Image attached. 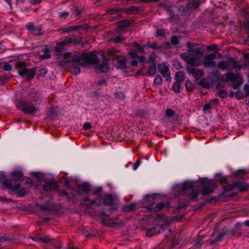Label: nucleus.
<instances>
[{
    "label": "nucleus",
    "instance_id": "1",
    "mask_svg": "<svg viewBox=\"0 0 249 249\" xmlns=\"http://www.w3.org/2000/svg\"><path fill=\"white\" fill-rule=\"evenodd\" d=\"M215 187L214 180L203 178L197 181H186L182 184H177L173 189L179 195L186 196L187 201H191L196 200L200 195L211 193Z\"/></svg>",
    "mask_w": 249,
    "mask_h": 249
},
{
    "label": "nucleus",
    "instance_id": "2",
    "mask_svg": "<svg viewBox=\"0 0 249 249\" xmlns=\"http://www.w3.org/2000/svg\"><path fill=\"white\" fill-rule=\"evenodd\" d=\"M97 61L96 55L92 53H84L80 56H72L71 53H66L63 55V60L58 63L59 66L70 69L72 74L77 75L80 73L79 66L83 67L95 64Z\"/></svg>",
    "mask_w": 249,
    "mask_h": 249
},
{
    "label": "nucleus",
    "instance_id": "3",
    "mask_svg": "<svg viewBox=\"0 0 249 249\" xmlns=\"http://www.w3.org/2000/svg\"><path fill=\"white\" fill-rule=\"evenodd\" d=\"M22 177V174L20 171H15L12 174V178L7 180L5 176L0 175V182L4 186L11 191L17 192L19 196H22L27 192L26 190L18 184H13V182L20 180Z\"/></svg>",
    "mask_w": 249,
    "mask_h": 249
},
{
    "label": "nucleus",
    "instance_id": "4",
    "mask_svg": "<svg viewBox=\"0 0 249 249\" xmlns=\"http://www.w3.org/2000/svg\"><path fill=\"white\" fill-rule=\"evenodd\" d=\"M187 46L188 48V51L182 53L181 57L190 65V66H194L199 60L197 54L203 53L204 51L198 47L193 48L192 47L194 46V44L189 42L187 43Z\"/></svg>",
    "mask_w": 249,
    "mask_h": 249
},
{
    "label": "nucleus",
    "instance_id": "5",
    "mask_svg": "<svg viewBox=\"0 0 249 249\" xmlns=\"http://www.w3.org/2000/svg\"><path fill=\"white\" fill-rule=\"evenodd\" d=\"M101 192L102 189L101 188H98L93 194L94 196L97 197L96 200L90 199L89 196H88L82 199V203L90 208H92V207L94 206L97 207L100 206L103 198V195L101 194Z\"/></svg>",
    "mask_w": 249,
    "mask_h": 249
},
{
    "label": "nucleus",
    "instance_id": "6",
    "mask_svg": "<svg viewBox=\"0 0 249 249\" xmlns=\"http://www.w3.org/2000/svg\"><path fill=\"white\" fill-rule=\"evenodd\" d=\"M247 66L246 64L241 65L239 62L235 61L234 59H230L226 61H221L217 64L218 68L222 70H227L230 67L234 68L236 70H239L241 68Z\"/></svg>",
    "mask_w": 249,
    "mask_h": 249
},
{
    "label": "nucleus",
    "instance_id": "7",
    "mask_svg": "<svg viewBox=\"0 0 249 249\" xmlns=\"http://www.w3.org/2000/svg\"><path fill=\"white\" fill-rule=\"evenodd\" d=\"M18 72L19 74L28 79L33 78L35 75V70L34 69H29L25 67L26 63L24 62H19L17 63Z\"/></svg>",
    "mask_w": 249,
    "mask_h": 249
},
{
    "label": "nucleus",
    "instance_id": "8",
    "mask_svg": "<svg viewBox=\"0 0 249 249\" xmlns=\"http://www.w3.org/2000/svg\"><path fill=\"white\" fill-rule=\"evenodd\" d=\"M222 81H231L234 82L233 88L234 89H236L242 83V78L239 74H235L231 72H228L226 74L225 78H221L220 79Z\"/></svg>",
    "mask_w": 249,
    "mask_h": 249
},
{
    "label": "nucleus",
    "instance_id": "9",
    "mask_svg": "<svg viewBox=\"0 0 249 249\" xmlns=\"http://www.w3.org/2000/svg\"><path fill=\"white\" fill-rule=\"evenodd\" d=\"M17 107L26 114H34L39 110L37 107L31 105V103L27 102H19L17 105Z\"/></svg>",
    "mask_w": 249,
    "mask_h": 249
},
{
    "label": "nucleus",
    "instance_id": "10",
    "mask_svg": "<svg viewBox=\"0 0 249 249\" xmlns=\"http://www.w3.org/2000/svg\"><path fill=\"white\" fill-rule=\"evenodd\" d=\"M158 69L160 73L164 77L167 81H171L170 72L169 70V66L166 63L162 62L159 63L158 65Z\"/></svg>",
    "mask_w": 249,
    "mask_h": 249
},
{
    "label": "nucleus",
    "instance_id": "11",
    "mask_svg": "<svg viewBox=\"0 0 249 249\" xmlns=\"http://www.w3.org/2000/svg\"><path fill=\"white\" fill-rule=\"evenodd\" d=\"M168 225V223L164 222L162 224L148 230L146 233V236L147 237H151L156 233H160L163 231L164 228L167 227Z\"/></svg>",
    "mask_w": 249,
    "mask_h": 249
},
{
    "label": "nucleus",
    "instance_id": "12",
    "mask_svg": "<svg viewBox=\"0 0 249 249\" xmlns=\"http://www.w3.org/2000/svg\"><path fill=\"white\" fill-rule=\"evenodd\" d=\"M187 71L189 74L193 75V77L196 80L200 79L204 74V71L202 69L196 68L193 66H188Z\"/></svg>",
    "mask_w": 249,
    "mask_h": 249
},
{
    "label": "nucleus",
    "instance_id": "13",
    "mask_svg": "<svg viewBox=\"0 0 249 249\" xmlns=\"http://www.w3.org/2000/svg\"><path fill=\"white\" fill-rule=\"evenodd\" d=\"M216 57L214 53H211L206 55L203 59V63L205 67L209 68H215L216 63L214 61Z\"/></svg>",
    "mask_w": 249,
    "mask_h": 249
},
{
    "label": "nucleus",
    "instance_id": "14",
    "mask_svg": "<svg viewBox=\"0 0 249 249\" xmlns=\"http://www.w3.org/2000/svg\"><path fill=\"white\" fill-rule=\"evenodd\" d=\"M233 189H236L241 191H245L248 189V187L242 182H236L232 184H230L225 186L226 190H230Z\"/></svg>",
    "mask_w": 249,
    "mask_h": 249
},
{
    "label": "nucleus",
    "instance_id": "15",
    "mask_svg": "<svg viewBox=\"0 0 249 249\" xmlns=\"http://www.w3.org/2000/svg\"><path fill=\"white\" fill-rule=\"evenodd\" d=\"M74 40V38L69 37L66 38L62 41L58 42L56 44L55 47V50L57 52H60L63 50V46L69 43H73Z\"/></svg>",
    "mask_w": 249,
    "mask_h": 249
},
{
    "label": "nucleus",
    "instance_id": "16",
    "mask_svg": "<svg viewBox=\"0 0 249 249\" xmlns=\"http://www.w3.org/2000/svg\"><path fill=\"white\" fill-rule=\"evenodd\" d=\"M57 187L56 182L54 181L46 182L43 185V189L47 192H51L56 189Z\"/></svg>",
    "mask_w": 249,
    "mask_h": 249
},
{
    "label": "nucleus",
    "instance_id": "17",
    "mask_svg": "<svg viewBox=\"0 0 249 249\" xmlns=\"http://www.w3.org/2000/svg\"><path fill=\"white\" fill-rule=\"evenodd\" d=\"M108 60L104 59L102 63H100L97 66V69L103 72H107L109 70V68L108 65Z\"/></svg>",
    "mask_w": 249,
    "mask_h": 249
},
{
    "label": "nucleus",
    "instance_id": "18",
    "mask_svg": "<svg viewBox=\"0 0 249 249\" xmlns=\"http://www.w3.org/2000/svg\"><path fill=\"white\" fill-rule=\"evenodd\" d=\"M126 66L125 57L119 58L117 60V67L121 69H124Z\"/></svg>",
    "mask_w": 249,
    "mask_h": 249
},
{
    "label": "nucleus",
    "instance_id": "19",
    "mask_svg": "<svg viewBox=\"0 0 249 249\" xmlns=\"http://www.w3.org/2000/svg\"><path fill=\"white\" fill-rule=\"evenodd\" d=\"M82 28V25L72 26H70V27H67V28L64 29L63 31L64 32H66V33H70V32L77 31Z\"/></svg>",
    "mask_w": 249,
    "mask_h": 249
},
{
    "label": "nucleus",
    "instance_id": "20",
    "mask_svg": "<svg viewBox=\"0 0 249 249\" xmlns=\"http://www.w3.org/2000/svg\"><path fill=\"white\" fill-rule=\"evenodd\" d=\"M200 0H192L188 3V7L191 9L197 8L200 4Z\"/></svg>",
    "mask_w": 249,
    "mask_h": 249
},
{
    "label": "nucleus",
    "instance_id": "21",
    "mask_svg": "<svg viewBox=\"0 0 249 249\" xmlns=\"http://www.w3.org/2000/svg\"><path fill=\"white\" fill-rule=\"evenodd\" d=\"M184 73L183 71H178L176 73L175 79L177 82L180 83L184 80Z\"/></svg>",
    "mask_w": 249,
    "mask_h": 249
},
{
    "label": "nucleus",
    "instance_id": "22",
    "mask_svg": "<svg viewBox=\"0 0 249 249\" xmlns=\"http://www.w3.org/2000/svg\"><path fill=\"white\" fill-rule=\"evenodd\" d=\"M103 202L105 204L112 205L114 203L113 198L112 196H107L104 198Z\"/></svg>",
    "mask_w": 249,
    "mask_h": 249
},
{
    "label": "nucleus",
    "instance_id": "23",
    "mask_svg": "<svg viewBox=\"0 0 249 249\" xmlns=\"http://www.w3.org/2000/svg\"><path fill=\"white\" fill-rule=\"evenodd\" d=\"M51 56V55L50 51L48 50V49L46 48L44 50V54L42 55H41L39 56V58L40 59H48L49 58H50Z\"/></svg>",
    "mask_w": 249,
    "mask_h": 249
},
{
    "label": "nucleus",
    "instance_id": "24",
    "mask_svg": "<svg viewBox=\"0 0 249 249\" xmlns=\"http://www.w3.org/2000/svg\"><path fill=\"white\" fill-rule=\"evenodd\" d=\"M199 84L205 88H209L211 86V83L207 81L206 78L202 79L199 82Z\"/></svg>",
    "mask_w": 249,
    "mask_h": 249
},
{
    "label": "nucleus",
    "instance_id": "25",
    "mask_svg": "<svg viewBox=\"0 0 249 249\" xmlns=\"http://www.w3.org/2000/svg\"><path fill=\"white\" fill-rule=\"evenodd\" d=\"M156 64H153L150 66L148 70V73L150 75H153L156 73L157 69Z\"/></svg>",
    "mask_w": 249,
    "mask_h": 249
},
{
    "label": "nucleus",
    "instance_id": "26",
    "mask_svg": "<svg viewBox=\"0 0 249 249\" xmlns=\"http://www.w3.org/2000/svg\"><path fill=\"white\" fill-rule=\"evenodd\" d=\"M154 83L158 85H161L162 83V79L161 77L159 75H157L154 79Z\"/></svg>",
    "mask_w": 249,
    "mask_h": 249
},
{
    "label": "nucleus",
    "instance_id": "27",
    "mask_svg": "<svg viewBox=\"0 0 249 249\" xmlns=\"http://www.w3.org/2000/svg\"><path fill=\"white\" fill-rule=\"evenodd\" d=\"M181 84L180 82H177L175 83L173 85V90L177 93H178L180 91Z\"/></svg>",
    "mask_w": 249,
    "mask_h": 249
},
{
    "label": "nucleus",
    "instance_id": "28",
    "mask_svg": "<svg viewBox=\"0 0 249 249\" xmlns=\"http://www.w3.org/2000/svg\"><path fill=\"white\" fill-rule=\"evenodd\" d=\"M131 23V22L128 20H124L120 21L119 22V27H127Z\"/></svg>",
    "mask_w": 249,
    "mask_h": 249
},
{
    "label": "nucleus",
    "instance_id": "29",
    "mask_svg": "<svg viewBox=\"0 0 249 249\" xmlns=\"http://www.w3.org/2000/svg\"><path fill=\"white\" fill-rule=\"evenodd\" d=\"M124 40V38L122 36H119L115 37H112L110 38V41L115 43L121 42Z\"/></svg>",
    "mask_w": 249,
    "mask_h": 249
},
{
    "label": "nucleus",
    "instance_id": "30",
    "mask_svg": "<svg viewBox=\"0 0 249 249\" xmlns=\"http://www.w3.org/2000/svg\"><path fill=\"white\" fill-rule=\"evenodd\" d=\"M185 87L187 90L191 91L193 88L192 83L190 80H187L185 83Z\"/></svg>",
    "mask_w": 249,
    "mask_h": 249
},
{
    "label": "nucleus",
    "instance_id": "31",
    "mask_svg": "<svg viewBox=\"0 0 249 249\" xmlns=\"http://www.w3.org/2000/svg\"><path fill=\"white\" fill-rule=\"evenodd\" d=\"M135 208V205L133 203H131L126 205L124 208V210L127 212H130L134 210Z\"/></svg>",
    "mask_w": 249,
    "mask_h": 249
},
{
    "label": "nucleus",
    "instance_id": "32",
    "mask_svg": "<svg viewBox=\"0 0 249 249\" xmlns=\"http://www.w3.org/2000/svg\"><path fill=\"white\" fill-rule=\"evenodd\" d=\"M217 95L221 98H225L227 96V92L224 89H221L217 92Z\"/></svg>",
    "mask_w": 249,
    "mask_h": 249
},
{
    "label": "nucleus",
    "instance_id": "33",
    "mask_svg": "<svg viewBox=\"0 0 249 249\" xmlns=\"http://www.w3.org/2000/svg\"><path fill=\"white\" fill-rule=\"evenodd\" d=\"M115 97L116 99H118L120 100L124 99V93L120 91H118L116 92L115 93Z\"/></svg>",
    "mask_w": 249,
    "mask_h": 249
},
{
    "label": "nucleus",
    "instance_id": "34",
    "mask_svg": "<svg viewBox=\"0 0 249 249\" xmlns=\"http://www.w3.org/2000/svg\"><path fill=\"white\" fill-rule=\"evenodd\" d=\"M38 93L36 92H34L32 93V99L30 101L37 102L38 100Z\"/></svg>",
    "mask_w": 249,
    "mask_h": 249
},
{
    "label": "nucleus",
    "instance_id": "35",
    "mask_svg": "<svg viewBox=\"0 0 249 249\" xmlns=\"http://www.w3.org/2000/svg\"><path fill=\"white\" fill-rule=\"evenodd\" d=\"M39 240L40 242L41 241V242H44L46 243H48L51 241V239L49 236H45V237L39 238Z\"/></svg>",
    "mask_w": 249,
    "mask_h": 249
},
{
    "label": "nucleus",
    "instance_id": "36",
    "mask_svg": "<svg viewBox=\"0 0 249 249\" xmlns=\"http://www.w3.org/2000/svg\"><path fill=\"white\" fill-rule=\"evenodd\" d=\"M81 187L82 190H83L84 191L88 192L89 190L90 186L87 183H83L82 184Z\"/></svg>",
    "mask_w": 249,
    "mask_h": 249
},
{
    "label": "nucleus",
    "instance_id": "37",
    "mask_svg": "<svg viewBox=\"0 0 249 249\" xmlns=\"http://www.w3.org/2000/svg\"><path fill=\"white\" fill-rule=\"evenodd\" d=\"M178 42H179V40L177 36H172V37L171 38L172 44H173L174 45H176L178 44Z\"/></svg>",
    "mask_w": 249,
    "mask_h": 249
},
{
    "label": "nucleus",
    "instance_id": "38",
    "mask_svg": "<svg viewBox=\"0 0 249 249\" xmlns=\"http://www.w3.org/2000/svg\"><path fill=\"white\" fill-rule=\"evenodd\" d=\"M166 205L163 203H158L156 205V208L158 210H161L164 208Z\"/></svg>",
    "mask_w": 249,
    "mask_h": 249
},
{
    "label": "nucleus",
    "instance_id": "39",
    "mask_svg": "<svg viewBox=\"0 0 249 249\" xmlns=\"http://www.w3.org/2000/svg\"><path fill=\"white\" fill-rule=\"evenodd\" d=\"M211 106L210 104H207L204 106L203 110L205 113H207L211 109Z\"/></svg>",
    "mask_w": 249,
    "mask_h": 249
},
{
    "label": "nucleus",
    "instance_id": "40",
    "mask_svg": "<svg viewBox=\"0 0 249 249\" xmlns=\"http://www.w3.org/2000/svg\"><path fill=\"white\" fill-rule=\"evenodd\" d=\"M175 114V112L173 110L171 109H167L166 110V115L168 117H171L174 116Z\"/></svg>",
    "mask_w": 249,
    "mask_h": 249
},
{
    "label": "nucleus",
    "instance_id": "41",
    "mask_svg": "<svg viewBox=\"0 0 249 249\" xmlns=\"http://www.w3.org/2000/svg\"><path fill=\"white\" fill-rule=\"evenodd\" d=\"M244 174H245V171L244 170H238L235 172L234 175L236 176L241 177Z\"/></svg>",
    "mask_w": 249,
    "mask_h": 249
},
{
    "label": "nucleus",
    "instance_id": "42",
    "mask_svg": "<svg viewBox=\"0 0 249 249\" xmlns=\"http://www.w3.org/2000/svg\"><path fill=\"white\" fill-rule=\"evenodd\" d=\"M26 27L30 32H34L35 27L32 22L28 23L26 25Z\"/></svg>",
    "mask_w": 249,
    "mask_h": 249
},
{
    "label": "nucleus",
    "instance_id": "43",
    "mask_svg": "<svg viewBox=\"0 0 249 249\" xmlns=\"http://www.w3.org/2000/svg\"><path fill=\"white\" fill-rule=\"evenodd\" d=\"M165 34V31L163 29H158L157 31V36H163Z\"/></svg>",
    "mask_w": 249,
    "mask_h": 249
},
{
    "label": "nucleus",
    "instance_id": "44",
    "mask_svg": "<svg viewBox=\"0 0 249 249\" xmlns=\"http://www.w3.org/2000/svg\"><path fill=\"white\" fill-rule=\"evenodd\" d=\"M12 67L11 66V65L7 64V63H5V64L3 66V69L5 71H10L12 70Z\"/></svg>",
    "mask_w": 249,
    "mask_h": 249
},
{
    "label": "nucleus",
    "instance_id": "45",
    "mask_svg": "<svg viewBox=\"0 0 249 249\" xmlns=\"http://www.w3.org/2000/svg\"><path fill=\"white\" fill-rule=\"evenodd\" d=\"M225 235V233L224 232H221L220 234L217 236V237L215 239V241H220L223 237Z\"/></svg>",
    "mask_w": 249,
    "mask_h": 249
},
{
    "label": "nucleus",
    "instance_id": "46",
    "mask_svg": "<svg viewBox=\"0 0 249 249\" xmlns=\"http://www.w3.org/2000/svg\"><path fill=\"white\" fill-rule=\"evenodd\" d=\"M40 75H41L42 76H44V75L47 73V69L45 67H43L42 68V69H41V71H40Z\"/></svg>",
    "mask_w": 249,
    "mask_h": 249
},
{
    "label": "nucleus",
    "instance_id": "47",
    "mask_svg": "<svg viewBox=\"0 0 249 249\" xmlns=\"http://www.w3.org/2000/svg\"><path fill=\"white\" fill-rule=\"evenodd\" d=\"M141 163V161L139 160H137L133 166V169L134 170H136L138 168V167L140 166Z\"/></svg>",
    "mask_w": 249,
    "mask_h": 249
},
{
    "label": "nucleus",
    "instance_id": "48",
    "mask_svg": "<svg viewBox=\"0 0 249 249\" xmlns=\"http://www.w3.org/2000/svg\"><path fill=\"white\" fill-rule=\"evenodd\" d=\"M60 17L63 18H66L69 16V14L67 12H63L60 14Z\"/></svg>",
    "mask_w": 249,
    "mask_h": 249
},
{
    "label": "nucleus",
    "instance_id": "49",
    "mask_svg": "<svg viewBox=\"0 0 249 249\" xmlns=\"http://www.w3.org/2000/svg\"><path fill=\"white\" fill-rule=\"evenodd\" d=\"M137 59L140 62H144L145 61L146 58L143 56H138L137 57Z\"/></svg>",
    "mask_w": 249,
    "mask_h": 249
},
{
    "label": "nucleus",
    "instance_id": "50",
    "mask_svg": "<svg viewBox=\"0 0 249 249\" xmlns=\"http://www.w3.org/2000/svg\"><path fill=\"white\" fill-rule=\"evenodd\" d=\"M91 127V124L89 123H85L83 125L85 129H88Z\"/></svg>",
    "mask_w": 249,
    "mask_h": 249
},
{
    "label": "nucleus",
    "instance_id": "51",
    "mask_svg": "<svg viewBox=\"0 0 249 249\" xmlns=\"http://www.w3.org/2000/svg\"><path fill=\"white\" fill-rule=\"evenodd\" d=\"M59 196L62 197H68V194L65 190H62L59 193Z\"/></svg>",
    "mask_w": 249,
    "mask_h": 249
},
{
    "label": "nucleus",
    "instance_id": "52",
    "mask_svg": "<svg viewBox=\"0 0 249 249\" xmlns=\"http://www.w3.org/2000/svg\"><path fill=\"white\" fill-rule=\"evenodd\" d=\"M130 55L131 56L132 58H137L138 56L137 53L136 52H131L129 53Z\"/></svg>",
    "mask_w": 249,
    "mask_h": 249
},
{
    "label": "nucleus",
    "instance_id": "53",
    "mask_svg": "<svg viewBox=\"0 0 249 249\" xmlns=\"http://www.w3.org/2000/svg\"><path fill=\"white\" fill-rule=\"evenodd\" d=\"M73 43H74L75 44H78V45L81 44L82 42H81V39L79 38H74V40L73 41Z\"/></svg>",
    "mask_w": 249,
    "mask_h": 249
},
{
    "label": "nucleus",
    "instance_id": "54",
    "mask_svg": "<svg viewBox=\"0 0 249 249\" xmlns=\"http://www.w3.org/2000/svg\"><path fill=\"white\" fill-rule=\"evenodd\" d=\"M207 49L215 50L216 49V46L214 45H209L207 46Z\"/></svg>",
    "mask_w": 249,
    "mask_h": 249
},
{
    "label": "nucleus",
    "instance_id": "55",
    "mask_svg": "<svg viewBox=\"0 0 249 249\" xmlns=\"http://www.w3.org/2000/svg\"><path fill=\"white\" fill-rule=\"evenodd\" d=\"M136 47H137V49L138 50V51L139 53H143V49L142 47V46H141L140 45H137Z\"/></svg>",
    "mask_w": 249,
    "mask_h": 249
},
{
    "label": "nucleus",
    "instance_id": "56",
    "mask_svg": "<svg viewBox=\"0 0 249 249\" xmlns=\"http://www.w3.org/2000/svg\"><path fill=\"white\" fill-rule=\"evenodd\" d=\"M43 0H33L32 2L34 4H37L40 3Z\"/></svg>",
    "mask_w": 249,
    "mask_h": 249
},
{
    "label": "nucleus",
    "instance_id": "57",
    "mask_svg": "<svg viewBox=\"0 0 249 249\" xmlns=\"http://www.w3.org/2000/svg\"><path fill=\"white\" fill-rule=\"evenodd\" d=\"M137 61L136 60H133L131 62V65L132 66H136L137 65Z\"/></svg>",
    "mask_w": 249,
    "mask_h": 249
},
{
    "label": "nucleus",
    "instance_id": "58",
    "mask_svg": "<svg viewBox=\"0 0 249 249\" xmlns=\"http://www.w3.org/2000/svg\"><path fill=\"white\" fill-rule=\"evenodd\" d=\"M141 1L144 2H148L150 1H156L158 0H140Z\"/></svg>",
    "mask_w": 249,
    "mask_h": 249
},
{
    "label": "nucleus",
    "instance_id": "59",
    "mask_svg": "<svg viewBox=\"0 0 249 249\" xmlns=\"http://www.w3.org/2000/svg\"><path fill=\"white\" fill-rule=\"evenodd\" d=\"M243 224L245 226L247 227H249V220L245 221Z\"/></svg>",
    "mask_w": 249,
    "mask_h": 249
},
{
    "label": "nucleus",
    "instance_id": "60",
    "mask_svg": "<svg viewBox=\"0 0 249 249\" xmlns=\"http://www.w3.org/2000/svg\"><path fill=\"white\" fill-rule=\"evenodd\" d=\"M31 239H32V240H35V241H38V242H40L39 240V238H37V237H30Z\"/></svg>",
    "mask_w": 249,
    "mask_h": 249
},
{
    "label": "nucleus",
    "instance_id": "61",
    "mask_svg": "<svg viewBox=\"0 0 249 249\" xmlns=\"http://www.w3.org/2000/svg\"><path fill=\"white\" fill-rule=\"evenodd\" d=\"M5 1L7 3V4L11 6L12 3H11V0H5Z\"/></svg>",
    "mask_w": 249,
    "mask_h": 249
},
{
    "label": "nucleus",
    "instance_id": "62",
    "mask_svg": "<svg viewBox=\"0 0 249 249\" xmlns=\"http://www.w3.org/2000/svg\"><path fill=\"white\" fill-rule=\"evenodd\" d=\"M244 57L245 59H248L249 57V54L248 53L244 54Z\"/></svg>",
    "mask_w": 249,
    "mask_h": 249
},
{
    "label": "nucleus",
    "instance_id": "63",
    "mask_svg": "<svg viewBox=\"0 0 249 249\" xmlns=\"http://www.w3.org/2000/svg\"><path fill=\"white\" fill-rule=\"evenodd\" d=\"M218 101V100L217 99H213L212 102L213 103H217Z\"/></svg>",
    "mask_w": 249,
    "mask_h": 249
},
{
    "label": "nucleus",
    "instance_id": "64",
    "mask_svg": "<svg viewBox=\"0 0 249 249\" xmlns=\"http://www.w3.org/2000/svg\"><path fill=\"white\" fill-rule=\"evenodd\" d=\"M216 79L218 80L219 79V76L216 75Z\"/></svg>",
    "mask_w": 249,
    "mask_h": 249
}]
</instances>
